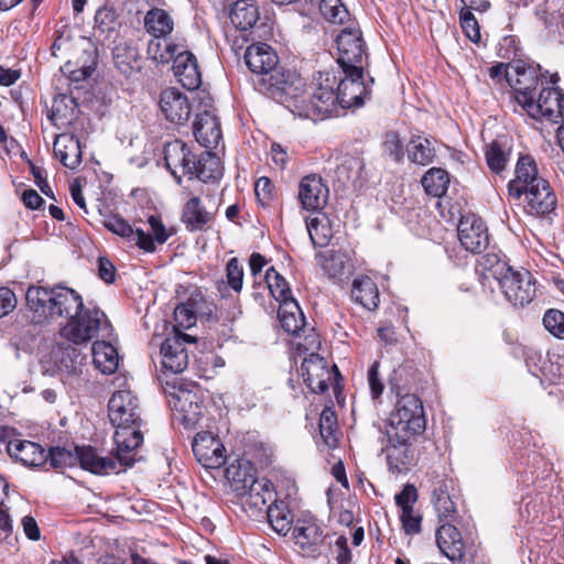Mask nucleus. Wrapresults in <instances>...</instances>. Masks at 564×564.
I'll return each mask as SVG.
<instances>
[{"mask_svg": "<svg viewBox=\"0 0 564 564\" xmlns=\"http://www.w3.org/2000/svg\"><path fill=\"white\" fill-rule=\"evenodd\" d=\"M213 213L203 205L200 197L189 198L182 212V221L189 231L204 230L212 220Z\"/></svg>", "mask_w": 564, "mask_h": 564, "instance_id": "obj_33", "label": "nucleus"}, {"mask_svg": "<svg viewBox=\"0 0 564 564\" xmlns=\"http://www.w3.org/2000/svg\"><path fill=\"white\" fill-rule=\"evenodd\" d=\"M417 500V490L414 485L408 484L403 487L401 492L395 495L397 506L403 510L413 509V505Z\"/></svg>", "mask_w": 564, "mask_h": 564, "instance_id": "obj_63", "label": "nucleus"}, {"mask_svg": "<svg viewBox=\"0 0 564 564\" xmlns=\"http://www.w3.org/2000/svg\"><path fill=\"white\" fill-rule=\"evenodd\" d=\"M332 553L335 555L338 564L351 563L352 555L348 547V540L346 536L340 535L336 539L335 544L332 546Z\"/></svg>", "mask_w": 564, "mask_h": 564, "instance_id": "obj_64", "label": "nucleus"}, {"mask_svg": "<svg viewBox=\"0 0 564 564\" xmlns=\"http://www.w3.org/2000/svg\"><path fill=\"white\" fill-rule=\"evenodd\" d=\"M159 105L165 118L173 123H183L189 118L192 108L188 98L176 88L162 90Z\"/></svg>", "mask_w": 564, "mask_h": 564, "instance_id": "obj_23", "label": "nucleus"}, {"mask_svg": "<svg viewBox=\"0 0 564 564\" xmlns=\"http://www.w3.org/2000/svg\"><path fill=\"white\" fill-rule=\"evenodd\" d=\"M543 325L554 337L564 339V313L551 308L544 313Z\"/></svg>", "mask_w": 564, "mask_h": 564, "instance_id": "obj_56", "label": "nucleus"}, {"mask_svg": "<svg viewBox=\"0 0 564 564\" xmlns=\"http://www.w3.org/2000/svg\"><path fill=\"white\" fill-rule=\"evenodd\" d=\"M174 321H175V333L181 329H188L196 323V315L192 305L189 304H180L174 310Z\"/></svg>", "mask_w": 564, "mask_h": 564, "instance_id": "obj_58", "label": "nucleus"}, {"mask_svg": "<svg viewBox=\"0 0 564 564\" xmlns=\"http://www.w3.org/2000/svg\"><path fill=\"white\" fill-rule=\"evenodd\" d=\"M110 338H102L93 344V361L95 367L105 375L113 373L119 366V355L113 345L108 340Z\"/></svg>", "mask_w": 564, "mask_h": 564, "instance_id": "obj_36", "label": "nucleus"}, {"mask_svg": "<svg viewBox=\"0 0 564 564\" xmlns=\"http://www.w3.org/2000/svg\"><path fill=\"white\" fill-rule=\"evenodd\" d=\"M558 75L551 77L552 86H543L534 101L528 105L525 112L535 120H545L551 123L564 121V90L554 85L558 82Z\"/></svg>", "mask_w": 564, "mask_h": 564, "instance_id": "obj_6", "label": "nucleus"}, {"mask_svg": "<svg viewBox=\"0 0 564 564\" xmlns=\"http://www.w3.org/2000/svg\"><path fill=\"white\" fill-rule=\"evenodd\" d=\"M112 333V325L98 307H83L59 329L61 337L74 345L87 344L96 337L111 338Z\"/></svg>", "mask_w": 564, "mask_h": 564, "instance_id": "obj_4", "label": "nucleus"}, {"mask_svg": "<svg viewBox=\"0 0 564 564\" xmlns=\"http://www.w3.org/2000/svg\"><path fill=\"white\" fill-rule=\"evenodd\" d=\"M148 225L150 232L145 234L150 235L151 239L154 241V245H163L172 236V231L167 230L160 216L151 215L148 218Z\"/></svg>", "mask_w": 564, "mask_h": 564, "instance_id": "obj_61", "label": "nucleus"}, {"mask_svg": "<svg viewBox=\"0 0 564 564\" xmlns=\"http://www.w3.org/2000/svg\"><path fill=\"white\" fill-rule=\"evenodd\" d=\"M283 95V97L278 98L275 101L282 104L295 116L303 117V113H305V101L307 99L304 78L299 74H291L290 84Z\"/></svg>", "mask_w": 564, "mask_h": 564, "instance_id": "obj_32", "label": "nucleus"}, {"mask_svg": "<svg viewBox=\"0 0 564 564\" xmlns=\"http://www.w3.org/2000/svg\"><path fill=\"white\" fill-rule=\"evenodd\" d=\"M7 449L11 457L20 460L25 466L37 467L47 462L45 449L40 444L31 441H10Z\"/></svg>", "mask_w": 564, "mask_h": 564, "instance_id": "obj_30", "label": "nucleus"}, {"mask_svg": "<svg viewBox=\"0 0 564 564\" xmlns=\"http://www.w3.org/2000/svg\"><path fill=\"white\" fill-rule=\"evenodd\" d=\"M178 50L176 44L169 43L166 40H151L148 45V54L158 63H169L174 58Z\"/></svg>", "mask_w": 564, "mask_h": 564, "instance_id": "obj_52", "label": "nucleus"}, {"mask_svg": "<svg viewBox=\"0 0 564 564\" xmlns=\"http://www.w3.org/2000/svg\"><path fill=\"white\" fill-rule=\"evenodd\" d=\"M238 496L245 498L246 505L261 511L272 501L274 492L272 484L268 479L254 477L253 481L247 485L246 492Z\"/></svg>", "mask_w": 564, "mask_h": 564, "instance_id": "obj_35", "label": "nucleus"}, {"mask_svg": "<svg viewBox=\"0 0 564 564\" xmlns=\"http://www.w3.org/2000/svg\"><path fill=\"white\" fill-rule=\"evenodd\" d=\"M188 338L187 334L176 332L161 344V364L165 371L180 373L187 368L188 354L186 343Z\"/></svg>", "mask_w": 564, "mask_h": 564, "instance_id": "obj_12", "label": "nucleus"}, {"mask_svg": "<svg viewBox=\"0 0 564 564\" xmlns=\"http://www.w3.org/2000/svg\"><path fill=\"white\" fill-rule=\"evenodd\" d=\"M509 86L513 93V99L525 111L536 98L539 90L543 87L539 74L532 67L520 64H512L509 73Z\"/></svg>", "mask_w": 564, "mask_h": 564, "instance_id": "obj_9", "label": "nucleus"}, {"mask_svg": "<svg viewBox=\"0 0 564 564\" xmlns=\"http://www.w3.org/2000/svg\"><path fill=\"white\" fill-rule=\"evenodd\" d=\"M561 9L557 0H544L536 6L535 15L546 29H554L557 26V12Z\"/></svg>", "mask_w": 564, "mask_h": 564, "instance_id": "obj_55", "label": "nucleus"}, {"mask_svg": "<svg viewBox=\"0 0 564 564\" xmlns=\"http://www.w3.org/2000/svg\"><path fill=\"white\" fill-rule=\"evenodd\" d=\"M256 469L249 460L237 459L226 468V479L237 495L246 492L247 485L253 481Z\"/></svg>", "mask_w": 564, "mask_h": 564, "instance_id": "obj_37", "label": "nucleus"}, {"mask_svg": "<svg viewBox=\"0 0 564 564\" xmlns=\"http://www.w3.org/2000/svg\"><path fill=\"white\" fill-rule=\"evenodd\" d=\"M173 73L180 84L194 90L202 84V76L195 55L188 51L177 52L173 58Z\"/></svg>", "mask_w": 564, "mask_h": 564, "instance_id": "obj_26", "label": "nucleus"}, {"mask_svg": "<svg viewBox=\"0 0 564 564\" xmlns=\"http://www.w3.org/2000/svg\"><path fill=\"white\" fill-rule=\"evenodd\" d=\"M54 153L68 169L74 170L82 163L80 141L73 134L59 135L54 142Z\"/></svg>", "mask_w": 564, "mask_h": 564, "instance_id": "obj_34", "label": "nucleus"}, {"mask_svg": "<svg viewBox=\"0 0 564 564\" xmlns=\"http://www.w3.org/2000/svg\"><path fill=\"white\" fill-rule=\"evenodd\" d=\"M471 11L468 8H462L459 13L460 26L470 41L478 42L480 40L479 25Z\"/></svg>", "mask_w": 564, "mask_h": 564, "instance_id": "obj_60", "label": "nucleus"}, {"mask_svg": "<svg viewBox=\"0 0 564 564\" xmlns=\"http://www.w3.org/2000/svg\"><path fill=\"white\" fill-rule=\"evenodd\" d=\"M25 300L33 313L32 321L37 324L58 317L70 318L84 307L82 296L75 290L63 285L51 289L30 286Z\"/></svg>", "mask_w": 564, "mask_h": 564, "instance_id": "obj_2", "label": "nucleus"}, {"mask_svg": "<svg viewBox=\"0 0 564 564\" xmlns=\"http://www.w3.org/2000/svg\"><path fill=\"white\" fill-rule=\"evenodd\" d=\"M193 129L196 141L208 150L215 149L221 141L220 122L210 110L197 113Z\"/></svg>", "mask_w": 564, "mask_h": 564, "instance_id": "obj_25", "label": "nucleus"}, {"mask_svg": "<svg viewBox=\"0 0 564 564\" xmlns=\"http://www.w3.org/2000/svg\"><path fill=\"white\" fill-rule=\"evenodd\" d=\"M268 521L271 528L281 535H286L292 529L293 518L283 501H274L267 508Z\"/></svg>", "mask_w": 564, "mask_h": 564, "instance_id": "obj_44", "label": "nucleus"}, {"mask_svg": "<svg viewBox=\"0 0 564 564\" xmlns=\"http://www.w3.org/2000/svg\"><path fill=\"white\" fill-rule=\"evenodd\" d=\"M291 74L297 73L279 68L273 75L253 79V85L257 90L276 100L284 96L283 94L286 91L291 80Z\"/></svg>", "mask_w": 564, "mask_h": 564, "instance_id": "obj_38", "label": "nucleus"}, {"mask_svg": "<svg viewBox=\"0 0 564 564\" xmlns=\"http://www.w3.org/2000/svg\"><path fill=\"white\" fill-rule=\"evenodd\" d=\"M116 449L118 451L117 447ZM77 452L79 466L94 475L104 476L111 473H120L128 467L119 460L118 452L116 457L104 456L97 448L90 445L77 446Z\"/></svg>", "mask_w": 564, "mask_h": 564, "instance_id": "obj_15", "label": "nucleus"}, {"mask_svg": "<svg viewBox=\"0 0 564 564\" xmlns=\"http://www.w3.org/2000/svg\"><path fill=\"white\" fill-rule=\"evenodd\" d=\"M509 303L523 307L535 297V279L528 270H511L498 282Z\"/></svg>", "mask_w": 564, "mask_h": 564, "instance_id": "obj_8", "label": "nucleus"}, {"mask_svg": "<svg viewBox=\"0 0 564 564\" xmlns=\"http://www.w3.org/2000/svg\"><path fill=\"white\" fill-rule=\"evenodd\" d=\"M118 14L113 7L102 6L95 13V29L100 33H109L118 26Z\"/></svg>", "mask_w": 564, "mask_h": 564, "instance_id": "obj_54", "label": "nucleus"}, {"mask_svg": "<svg viewBox=\"0 0 564 564\" xmlns=\"http://www.w3.org/2000/svg\"><path fill=\"white\" fill-rule=\"evenodd\" d=\"M383 150L395 162L403 158V144L397 132H388L384 135Z\"/></svg>", "mask_w": 564, "mask_h": 564, "instance_id": "obj_62", "label": "nucleus"}, {"mask_svg": "<svg viewBox=\"0 0 564 564\" xmlns=\"http://www.w3.org/2000/svg\"><path fill=\"white\" fill-rule=\"evenodd\" d=\"M220 175L221 172L219 159L208 151L199 160L195 159V172L189 175V178L197 177L203 182H207L210 180H216Z\"/></svg>", "mask_w": 564, "mask_h": 564, "instance_id": "obj_48", "label": "nucleus"}, {"mask_svg": "<svg viewBox=\"0 0 564 564\" xmlns=\"http://www.w3.org/2000/svg\"><path fill=\"white\" fill-rule=\"evenodd\" d=\"M485 158L489 170L495 174H500L509 162L510 151L503 148L499 141H492L487 145Z\"/></svg>", "mask_w": 564, "mask_h": 564, "instance_id": "obj_50", "label": "nucleus"}, {"mask_svg": "<svg viewBox=\"0 0 564 564\" xmlns=\"http://www.w3.org/2000/svg\"><path fill=\"white\" fill-rule=\"evenodd\" d=\"M163 159L166 170L180 184L182 176H188L195 172V154L186 143L175 139L167 142L163 149Z\"/></svg>", "mask_w": 564, "mask_h": 564, "instance_id": "obj_11", "label": "nucleus"}, {"mask_svg": "<svg viewBox=\"0 0 564 564\" xmlns=\"http://www.w3.org/2000/svg\"><path fill=\"white\" fill-rule=\"evenodd\" d=\"M337 63L341 69L364 72L365 41L358 28H345L336 37Z\"/></svg>", "mask_w": 564, "mask_h": 564, "instance_id": "obj_7", "label": "nucleus"}, {"mask_svg": "<svg viewBox=\"0 0 564 564\" xmlns=\"http://www.w3.org/2000/svg\"><path fill=\"white\" fill-rule=\"evenodd\" d=\"M319 11L333 24H343L349 20V12L341 0H319Z\"/></svg>", "mask_w": 564, "mask_h": 564, "instance_id": "obj_51", "label": "nucleus"}, {"mask_svg": "<svg viewBox=\"0 0 564 564\" xmlns=\"http://www.w3.org/2000/svg\"><path fill=\"white\" fill-rule=\"evenodd\" d=\"M295 544L308 555H314L325 535L322 527L314 518L299 519L292 528Z\"/></svg>", "mask_w": 564, "mask_h": 564, "instance_id": "obj_22", "label": "nucleus"}, {"mask_svg": "<svg viewBox=\"0 0 564 564\" xmlns=\"http://www.w3.org/2000/svg\"><path fill=\"white\" fill-rule=\"evenodd\" d=\"M196 459L205 468H219L226 462V448L220 440L209 432L198 433L192 444Z\"/></svg>", "mask_w": 564, "mask_h": 564, "instance_id": "obj_14", "label": "nucleus"}, {"mask_svg": "<svg viewBox=\"0 0 564 564\" xmlns=\"http://www.w3.org/2000/svg\"><path fill=\"white\" fill-rule=\"evenodd\" d=\"M317 265L325 275L333 280H341L350 270V259L346 251L326 250L315 254Z\"/></svg>", "mask_w": 564, "mask_h": 564, "instance_id": "obj_29", "label": "nucleus"}, {"mask_svg": "<svg viewBox=\"0 0 564 564\" xmlns=\"http://www.w3.org/2000/svg\"><path fill=\"white\" fill-rule=\"evenodd\" d=\"M319 434L328 447L334 448L337 446L338 423L332 406H325L319 415Z\"/></svg>", "mask_w": 564, "mask_h": 564, "instance_id": "obj_47", "label": "nucleus"}, {"mask_svg": "<svg viewBox=\"0 0 564 564\" xmlns=\"http://www.w3.org/2000/svg\"><path fill=\"white\" fill-rule=\"evenodd\" d=\"M339 107L337 76L319 72L313 79L312 93L307 95L303 118L316 120L318 117L337 113Z\"/></svg>", "mask_w": 564, "mask_h": 564, "instance_id": "obj_5", "label": "nucleus"}, {"mask_svg": "<svg viewBox=\"0 0 564 564\" xmlns=\"http://www.w3.org/2000/svg\"><path fill=\"white\" fill-rule=\"evenodd\" d=\"M169 404L174 419L185 427H194L203 415L204 404L195 390L177 388L170 393Z\"/></svg>", "mask_w": 564, "mask_h": 564, "instance_id": "obj_10", "label": "nucleus"}, {"mask_svg": "<svg viewBox=\"0 0 564 564\" xmlns=\"http://www.w3.org/2000/svg\"><path fill=\"white\" fill-rule=\"evenodd\" d=\"M432 503L440 521L448 523L455 519L456 507L448 495L445 485L441 484L438 487L434 488L432 494Z\"/></svg>", "mask_w": 564, "mask_h": 564, "instance_id": "obj_46", "label": "nucleus"}, {"mask_svg": "<svg viewBox=\"0 0 564 564\" xmlns=\"http://www.w3.org/2000/svg\"><path fill=\"white\" fill-rule=\"evenodd\" d=\"M516 177L508 184L509 196L520 199L527 187L533 185L535 180H544L539 176L535 161L530 155H521L516 165Z\"/></svg>", "mask_w": 564, "mask_h": 564, "instance_id": "obj_27", "label": "nucleus"}, {"mask_svg": "<svg viewBox=\"0 0 564 564\" xmlns=\"http://www.w3.org/2000/svg\"><path fill=\"white\" fill-rule=\"evenodd\" d=\"M406 153L412 163L425 166L433 162L435 149L429 138L414 135L408 144Z\"/></svg>", "mask_w": 564, "mask_h": 564, "instance_id": "obj_42", "label": "nucleus"}, {"mask_svg": "<svg viewBox=\"0 0 564 564\" xmlns=\"http://www.w3.org/2000/svg\"><path fill=\"white\" fill-rule=\"evenodd\" d=\"M329 191L324 180L317 174L302 177L299 185V199L306 210H322L328 200Z\"/></svg>", "mask_w": 564, "mask_h": 564, "instance_id": "obj_19", "label": "nucleus"}, {"mask_svg": "<svg viewBox=\"0 0 564 564\" xmlns=\"http://www.w3.org/2000/svg\"><path fill=\"white\" fill-rule=\"evenodd\" d=\"M278 315L281 326L286 333L299 336L305 327V317L295 300L280 304Z\"/></svg>", "mask_w": 564, "mask_h": 564, "instance_id": "obj_39", "label": "nucleus"}, {"mask_svg": "<svg viewBox=\"0 0 564 564\" xmlns=\"http://www.w3.org/2000/svg\"><path fill=\"white\" fill-rule=\"evenodd\" d=\"M228 285L236 292H240L243 285V267L237 258H231L226 267Z\"/></svg>", "mask_w": 564, "mask_h": 564, "instance_id": "obj_59", "label": "nucleus"}, {"mask_svg": "<svg viewBox=\"0 0 564 564\" xmlns=\"http://www.w3.org/2000/svg\"><path fill=\"white\" fill-rule=\"evenodd\" d=\"M440 551L451 561H460L465 554V542L460 531L451 523L442 524L435 533Z\"/></svg>", "mask_w": 564, "mask_h": 564, "instance_id": "obj_28", "label": "nucleus"}, {"mask_svg": "<svg viewBox=\"0 0 564 564\" xmlns=\"http://www.w3.org/2000/svg\"><path fill=\"white\" fill-rule=\"evenodd\" d=\"M421 183L429 195L442 197L447 192L449 175L443 169L432 167L424 174Z\"/></svg>", "mask_w": 564, "mask_h": 564, "instance_id": "obj_45", "label": "nucleus"}, {"mask_svg": "<svg viewBox=\"0 0 564 564\" xmlns=\"http://www.w3.org/2000/svg\"><path fill=\"white\" fill-rule=\"evenodd\" d=\"M245 62L257 76L256 79L273 75L279 69V57L273 48L265 43H254L248 46L245 53Z\"/></svg>", "mask_w": 564, "mask_h": 564, "instance_id": "obj_17", "label": "nucleus"}, {"mask_svg": "<svg viewBox=\"0 0 564 564\" xmlns=\"http://www.w3.org/2000/svg\"><path fill=\"white\" fill-rule=\"evenodd\" d=\"M232 25L241 31H248L257 26L260 12L257 0H238L229 12Z\"/></svg>", "mask_w": 564, "mask_h": 564, "instance_id": "obj_31", "label": "nucleus"}, {"mask_svg": "<svg viewBox=\"0 0 564 564\" xmlns=\"http://www.w3.org/2000/svg\"><path fill=\"white\" fill-rule=\"evenodd\" d=\"M351 299L367 310H375L379 303V291L376 283L369 276L355 279Z\"/></svg>", "mask_w": 564, "mask_h": 564, "instance_id": "obj_40", "label": "nucleus"}, {"mask_svg": "<svg viewBox=\"0 0 564 564\" xmlns=\"http://www.w3.org/2000/svg\"><path fill=\"white\" fill-rule=\"evenodd\" d=\"M386 436L387 444L382 447V452L386 454L389 471L393 474L408 471L413 463L412 445L416 440L405 437L394 440L392 435Z\"/></svg>", "mask_w": 564, "mask_h": 564, "instance_id": "obj_16", "label": "nucleus"}, {"mask_svg": "<svg viewBox=\"0 0 564 564\" xmlns=\"http://www.w3.org/2000/svg\"><path fill=\"white\" fill-rule=\"evenodd\" d=\"M458 238L462 246L473 252H481L488 245V231L485 223L475 215H468L460 219Z\"/></svg>", "mask_w": 564, "mask_h": 564, "instance_id": "obj_18", "label": "nucleus"}, {"mask_svg": "<svg viewBox=\"0 0 564 564\" xmlns=\"http://www.w3.org/2000/svg\"><path fill=\"white\" fill-rule=\"evenodd\" d=\"M306 229L315 247H325L333 237L328 217L319 213L306 219Z\"/></svg>", "mask_w": 564, "mask_h": 564, "instance_id": "obj_43", "label": "nucleus"}, {"mask_svg": "<svg viewBox=\"0 0 564 564\" xmlns=\"http://www.w3.org/2000/svg\"><path fill=\"white\" fill-rule=\"evenodd\" d=\"M173 26L172 18L163 9L153 8L144 17V28L155 39H165L173 31Z\"/></svg>", "mask_w": 564, "mask_h": 564, "instance_id": "obj_41", "label": "nucleus"}, {"mask_svg": "<svg viewBox=\"0 0 564 564\" xmlns=\"http://www.w3.org/2000/svg\"><path fill=\"white\" fill-rule=\"evenodd\" d=\"M264 280L270 293L280 304L294 300L288 281L274 268L265 271Z\"/></svg>", "mask_w": 564, "mask_h": 564, "instance_id": "obj_49", "label": "nucleus"}, {"mask_svg": "<svg viewBox=\"0 0 564 564\" xmlns=\"http://www.w3.org/2000/svg\"><path fill=\"white\" fill-rule=\"evenodd\" d=\"M484 269L491 272L492 276L499 282L502 275H506L512 268L496 253H487L481 259Z\"/></svg>", "mask_w": 564, "mask_h": 564, "instance_id": "obj_57", "label": "nucleus"}, {"mask_svg": "<svg viewBox=\"0 0 564 564\" xmlns=\"http://www.w3.org/2000/svg\"><path fill=\"white\" fill-rule=\"evenodd\" d=\"M426 429V419L422 400L414 393H405L397 399L394 410L390 413L386 435L394 440H416Z\"/></svg>", "mask_w": 564, "mask_h": 564, "instance_id": "obj_3", "label": "nucleus"}, {"mask_svg": "<svg viewBox=\"0 0 564 564\" xmlns=\"http://www.w3.org/2000/svg\"><path fill=\"white\" fill-rule=\"evenodd\" d=\"M104 226L115 235L134 241L135 245L145 252H154V241L150 235H147L142 229H133V227L119 215H111L105 217L102 220Z\"/></svg>", "mask_w": 564, "mask_h": 564, "instance_id": "obj_24", "label": "nucleus"}, {"mask_svg": "<svg viewBox=\"0 0 564 564\" xmlns=\"http://www.w3.org/2000/svg\"><path fill=\"white\" fill-rule=\"evenodd\" d=\"M344 77H337V94L339 107L348 109L351 107H360L364 105V98L368 94L367 86L364 82V72L351 69H341Z\"/></svg>", "mask_w": 564, "mask_h": 564, "instance_id": "obj_13", "label": "nucleus"}, {"mask_svg": "<svg viewBox=\"0 0 564 564\" xmlns=\"http://www.w3.org/2000/svg\"><path fill=\"white\" fill-rule=\"evenodd\" d=\"M301 376L304 382L314 393H323L328 389L330 371L326 360L317 354H311L301 364Z\"/></svg>", "mask_w": 564, "mask_h": 564, "instance_id": "obj_21", "label": "nucleus"}, {"mask_svg": "<svg viewBox=\"0 0 564 564\" xmlns=\"http://www.w3.org/2000/svg\"><path fill=\"white\" fill-rule=\"evenodd\" d=\"M527 210L531 215L544 216L556 208L557 199L546 180H535L523 193Z\"/></svg>", "mask_w": 564, "mask_h": 564, "instance_id": "obj_20", "label": "nucleus"}, {"mask_svg": "<svg viewBox=\"0 0 564 564\" xmlns=\"http://www.w3.org/2000/svg\"><path fill=\"white\" fill-rule=\"evenodd\" d=\"M108 412L116 427L113 441L119 460L126 466H132L135 460L134 451L143 442L138 398L129 390H119L111 395Z\"/></svg>", "mask_w": 564, "mask_h": 564, "instance_id": "obj_1", "label": "nucleus"}, {"mask_svg": "<svg viewBox=\"0 0 564 564\" xmlns=\"http://www.w3.org/2000/svg\"><path fill=\"white\" fill-rule=\"evenodd\" d=\"M47 460L54 468L73 467L78 463L77 446L74 452L65 447H53L47 454Z\"/></svg>", "mask_w": 564, "mask_h": 564, "instance_id": "obj_53", "label": "nucleus"}]
</instances>
